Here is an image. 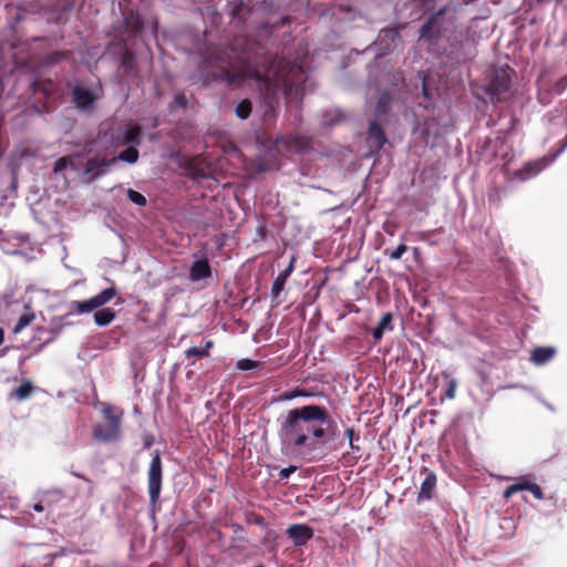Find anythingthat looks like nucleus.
I'll return each mask as SVG.
<instances>
[{"label": "nucleus", "mask_w": 567, "mask_h": 567, "mask_svg": "<svg viewBox=\"0 0 567 567\" xmlns=\"http://www.w3.org/2000/svg\"><path fill=\"white\" fill-rule=\"evenodd\" d=\"M277 422L282 450L298 453L309 461L320 460L323 449L339 434L338 424L328 409L317 404L290 409Z\"/></svg>", "instance_id": "1"}, {"label": "nucleus", "mask_w": 567, "mask_h": 567, "mask_svg": "<svg viewBox=\"0 0 567 567\" xmlns=\"http://www.w3.org/2000/svg\"><path fill=\"white\" fill-rule=\"evenodd\" d=\"M220 79L229 85L241 86L248 80H255L268 94L271 90L285 87L286 94H299L300 84L306 75L301 66L287 62L284 58L264 53L248 61L238 70L224 69Z\"/></svg>", "instance_id": "2"}, {"label": "nucleus", "mask_w": 567, "mask_h": 567, "mask_svg": "<svg viewBox=\"0 0 567 567\" xmlns=\"http://www.w3.org/2000/svg\"><path fill=\"white\" fill-rule=\"evenodd\" d=\"M101 412L104 422L93 426V439L104 443L118 441L122 436L123 410L115 405L103 403Z\"/></svg>", "instance_id": "3"}, {"label": "nucleus", "mask_w": 567, "mask_h": 567, "mask_svg": "<svg viewBox=\"0 0 567 567\" xmlns=\"http://www.w3.org/2000/svg\"><path fill=\"white\" fill-rule=\"evenodd\" d=\"M514 70L508 65L495 69L489 75L485 87L492 103L505 102L512 96V79Z\"/></svg>", "instance_id": "4"}, {"label": "nucleus", "mask_w": 567, "mask_h": 567, "mask_svg": "<svg viewBox=\"0 0 567 567\" xmlns=\"http://www.w3.org/2000/svg\"><path fill=\"white\" fill-rule=\"evenodd\" d=\"M163 481V464L159 451H154L148 471H147V488L151 504L155 505L161 496Z\"/></svg>", "instance_id": "5"}, {"label": "nucleus", "mask_w": 567, "mask_h": 567, "mask_svg": "<svg viewBox=\"0 0 567 567\" xmlns=\"http://www.w3.org/2000/svg\"><path fill=\"white\" fill-rule=\"evenodd\" d=\"M115 295L116 289L114 287H110L87 300H74L70 303L71 312H75L78 315L89 313L110 302Z\"/></svg>", "instance_id": "6"}, {"label": "nucleus", "mask_w": 567, "mask_h": 567, "mask_svg": "<svg viewBox=\"0 0 567 567\" xmlns=\"http://www.w3.org/2000/svg\"><path fill=\"white\" fill-rule=\"evenodd\" d=\"M113 142L117 146H138L142 142V127L130 121L124 131H117L113 135Z\"/></svg>", "instance_id": "7"}, {"label": "nucleus", "mask_w": 567, "mask_h": 567, "mask_svg": "<svg viewBox=\"0 0 567 567\" xmlns=\"http://www.w3.org/2000/svg\"><path fill=\"white\" fill-rule=\"evenodd\" d=\"M520 491H528L534 495L535 498L544 499V493L542 488L536 483L532 482L528 476H522L518 482L507 486L503 493V496L505 499H508Z\"/></svg>", "instance_id": "8"}, {"label": "nucleus", "mask_w": 567, "mask_h": 567, "mask_svg": "<svg viewBox=\"0 0 567 567\" xmlns=\"http://www.w3.org/2000/svg\"><path fill=\"white\" fill-rule=\"evenodd\" d=\"M116 162V158L94 156L89 158L84 165L83 175H89V182H93L105 174V168Z\"/></svg>", "instance_id": "9"}, {"label": "nucleus", "mask_w": 567, "mask_h": 567, "mask_svg": "<svg viewBox=\"0 0 567 567\" xmlns=\"http://www.w3.org/2000/svg\"><path fill=\"white\" fill-rule=\"evenodd\" d=\"M286 534L296 547H301L313 537L315 532L307 524H292L286 529Z\"/></svg>", "instance_id": "10"}, {"label": "nucleus", "mask_w": 567, "mask_h": 567, "mask_svg": "<svg viewBox=\"0 0 567 567\" xmlns=\"http://www.w3.org/2000/svg\"><path fill=\"white\" fill-rule=\"evenodd\" d=\"M421 472L425 474V477L420 487L417 502L430 501L433 497L437 478L435 473L430 471L427 467H422Z\"/></svg>", "instance_id": "11"}, {"label": "nucleus", "mask_w": 567, "mask_h": 567, "mask_svg": "<svg viewBox=\"0 0 567 567\" xmlns=\"http://www.w3.org/2000/svg\"><path fill=\"white\" fill-rule=\"evenodd\" d=\"M73 102L80 110H89L93 106L96 97L89 89L76 85L72 90Z\"/></svg>", "instance_id": "12"}, {"label": "nucleus", "mask_w": 567, "mask_h": 567, "mask_svg": "<svg viewBox=\"0 0 567 567\" xmlns=\"http://www.w3.org/2000/svg\"><path fill=\"white\" fill-rule=\"evenodd\" d=\"M368 140L371 147L377 151L381 150L388 142L384 130L377 120L370 122L369 124Z\"/></svg>", "instance_id": "13"}, {"label": "nucleus", "mask_w": 567, "mask_h": 567, "mask_svg": "<svg viewBox=\"0 0 567 567\" xmlns=\"http://www.w3.org/2000/svg\"><path fill=\"white\" fill-rule=\"evenodd\" d=\"M212 277V267L206 258L195 260L189 268V280L195 282Z\"/></svg>", "instance_id": "14"}, {"label": "nucleus", "mask_w": 567, "mask_h": 567, "mask_svg": "<svg viewBox=\"0 0 567 567\" xmlns=\"http://www.w3.org/2000/svg\"><path fill=\"white\" fill-rule=\"evenodd\" d=\"M295 260H296V258L292 256L288 267L285 270H282L278 275V277L274 280L272 287H271L272 298H278L280 296V293L284 291L286 281L290 277V275L292 274V271L295 269V266H293Z\"/></svg>", "instance_id": "15"}, {"label": "nucleus", "mask_w": 567, "mask_h": 567, "mask_svg": "<svg viewBox=\"0 0 567 567\" xmlns=\"http://www.w3.org/2000/svg\"><path fill=\"white\" fill-rule=\"evenodd\" d=\"M556 354V350L553 347H538L532 351L530 359L537 364L542 365L550 361Z\"/></svg>", "instance_id": "16"}, {"label": "nucleus", "mask_w": 567, "mask_h": 567, "mask_svg": "<svg viewBox=\"0 0 567 567\" xmlns=\"http://www.w3.org/2000/svg\"><path fill=\"white\" fill-rule=\"evenodd\" d=\"M392 319L391 312H386L382 316L378 326L372 330V337L375 341L382 339L384 331H391L393 329Z\"/></svg>", "instance_id": "17"}, {"label": "nucleus", "mask_w": 567, "mask_h": 567, "mask_svg": "<svg viewBox=\"0 0 567 567\" xmlns=\"http://www.w3.org/2000/svg\"><path fill=\"white\" fill-rule=\"evenodd\" d=\"M25 312L22 313L14 327L12 328V332L14 334H19L24 328L29 327L35 319V313L31 310L29 306H25Z\"/></svg>", "instance_id": "18"}, {"label": "nucleus", "mask_w": 567, "mask_h": 567, "mask_svg": "<svg viewBox=\"0 0 567 567\" xmlns=\"http://www.w3.org/2000/svg\"><path fill=\"white\" fill-rule=\"evenodd\" d=\"M125 27L128 31L133 32L134 34H137L142 31L144 27L143 19L138 13H135L133 11L128 12L124 18Z\"/></svg>", "instance_id": "19"}, {"label": "nucleus", "mask_w": 567, "mask_h": 567, "mask_svg": "<svg viewBox=\"0 0 567 567\" xmlns=\"http://www.w3.org/2000/svg\"><path fill=\"white\" fill-rule=\"evenodd\" d=\"M116 317V313L111 308H102L95 311L94 322L99 327L109 326Z\"/></svg>", "instance_id": "20"}, {"label": "nucleus", "mask_w": 567, "mask_h": 567, "mask_svg": "<svg viewBox=\"0 0 567 567\" xmlns=\"http://www.w3.org/2000/svg\"><path fill=\"white\" fill-rule=\"evenodd\" d=\"M61 327H55L48 330L44 327H38L35 329L34 338L43 341V344H48L56 338V336L61 332Z\"/></svg>", "instance_id": "21"}, {"label": "nucleus", "mask_w": 567, "mask_h": 567, "mask_svg": "<svg viewBox=\"0 0 567 567\" xmlns=\"http://www.w3.org/2000/svg\"><path fill=\"white\" fill-rule=\"evenodd\" d=\"M391 101H392V97L389 92L381 93V95L378 99V102L375 105V111H374L377 117H385L386 116Z\"/></svg>", "instance_id": "22"}, {"label": "nucleus", "mask_w": 567, "mask_h": 567, "mask_svg": "<svg viewBox=\"0 0 567 567\" xmlns=\"http://www.w3.org/2000/svg\"><path fill=\"white\" fill-rule=\"evenodd\" d=\"M34 391V386L30 381L22 382L17 389L13 390L11 396L19 401L25 400Z\"/></svg>", "instance_id": "23"}, {"label": "nucleus", "mask_w": 567, "mask_h": 567, "mask_svg": "<svg viewBox=\"0 0 567 567\" xmlns=\"http://www.w3.org/2000/svg\"><path fill=\"white\" fill-rule=\"evenodd\" d=\"M76 156H63L55 161L53 166V172L55 174L62 173L68 167H71L73 171H78V167L74 164V158Z\"/></svg>", "instance_id": "24"}, {"label": "nucleus", "mask_w": 567, "mask_h": 567, "mask_svg": "<svg viewBox=\"0 0 567 567\" xmlns=\"http://www.w3.org/2000/svg\"><path fill=\"white\" fill-rule=\"evenodd\" d=\"M138 156H140L138 151H137L136 146L133 145V146H128L127 148L122 151L115 158L118 161H122V162L134 164L137 162Z\"/></svg>", "instance_id": "25"}, {"label": "nucleus", "mask_w": 567, "mask_h": 567, "mask_svg": "<svg viewBox=\"0 0 567 567\" xmlns=\"http://www.w3.org/2000/svg\"><path fill=\"white\" fill-rule=\"evenodd\" d=\"M34 92H42L44 96H50L54 91V84L51 80H37L32 83Z\"/></svg>", "instance_id": "26"}, {"label": "nucleus", "mask_w": 567, "mask_h": 567, "mask_svg": "<svg viewBox=\"0 0 567 567\" xmlns=\"http://www.w3.org/2000/svg\"><path fill=\"white\" fill-rule=\"evenodd\" d=\"M252 110L251 102L247 99L240 101L238 105L236 106V115L241 118L246 120L250 116Z\"/></svg>", "instance_id": "27"}, {"label": "nucleus", "mask_w": 567, "mask_h": 567, "mask_svg": "<svg viewBox=\"0 0 567 567\" xmlns=\"http://www.w3.org/2000/svg\"><path fill=\"white\" fill-rule=\"evenodd\" d=\"M496 145H499L501 150L495 151V156H499L503 161L508 162L509 161V151L511 147L506 143L505 137H497L495 140Z\"/></svg>", "instance_id": "28"}, {"label": "nucleus", "mask_w": 567, "mask_h": 567, "mask_svg": "<svg viewBox=\"0 0 567 567\" xmlns=\"http://www.w3.org/2000/svg\"><path fill=\"white\" fill-rule=\"evenodd\" d=\"M262 363L251 359H240L236 363V368L241 371L254 370L261 367Z\"/></svg>", "instance_id": "29"}, {"label": "nucleus", "mask_w": 567, "mask_h": 567, "mask_svg": "<svg viewBox=\"0 0 567 567\" xmlns=\"http://www.w3.org/2000/svg\"><path fill=\"white\" fill-rule=\"evenodd\" d=\"M309 395L310 394L306 390L296 388L291 391H286L284 393H281L279 396V401H289V400H292L298 396H309Z\"/></svg>", "instance_id": "30"}, {"label": "nucleus", "mask_w": 567, "mask_h": 567, "mask_svg": "<svg viewBox=\"0 0 567 567\" xmlns=\"http://www.w3.org/2000/svg\"><path fill=\"white\" fill-rule=\"evenodd\" d=\"M126 195L132 203L138 206H145L147 204L146 197L132 188L126 190Z\"/></svg>", "instance_id": "31"}, {"label": "nucleus", "mask_w": 567, "mask_h": 567, "mask_svg": "<svg viewBox=\"0 0 567 567\" xmlns=\"http://www.w3.org/2000/svg\"><path fill=\"white\" fill-rule=\"evenodd\" d=\"M443 12L440 11L437 14L432 16L420 29V34L422 38L427 37L433 29L434 24L436 23V17L441 16Z\"/></svg>", "instance_id": "32"}, {"label": "nucleus", "mask_w": 567, "mask_h": 567, "mask_svg": "<svg viewBox=\"0 0 567 567\" xmlns=\"http://www.w3.org/2000/svg\"><path fill=\"white\" fill-rule=\"evenodd\" d=\"M408 251V246L405 244H400L394 250L389 251L385 250V254L390 257V259L398 260L403 254Z\"/></svg>", "instance_id": "33"}, {"label": "nucleus", "mask_w": 567, "mask_h": 567, "mask_svg": "<svg viewBox=\"0 0 567 567\" xmlns=\"http://www.w3.org/2000/svg\"><path fill=\"white\" fill-rule=\"evenodd\" d=\"M185 355L187 359H190L192 357L195 358H208L206 350H203V348L192 347L185 351Z\"/></svg>", "instance_id": "34"}, {"label": "nucleus", "mask_w": 567, "mask_h": 567, "mask_svg": "<svg viewBox=\"0 0 567 567\" xmlns=\"http://www.w3.org/2000/svg\"><path fill=\"white\" fill-rule=\"evenodd\" d=\"M567 89V74L563 78H560L556 83L553 85V93L555 94H561Z\"/></svg>", "instance_id": "35"}, {"label": "nucleus", "mask_w": 567, "mask_h": 567, "mask_svg": "<svg viewBox=\"0 0 567 567\" xmlns=\"http://www.w3.org/2000/svg\"><path fill=\"white\" fill-rule=\"evenodd\" d=\"M456 381L455 380H450L449 383H447V386H446V390H445V396L447 399H454L455 398V392H456Z\"/></svg>", "instance_id": "36"}, {"label": "nucleus", "mask_w": 567, "mask_h": 567, "mask_svg": "<svg viewBox=\"0 0 567 567\" xmlns=\"http://www.w3.org/2000/svg\"><path fill=\"white\" fill-rule=\"evenodd\" d=\"M344 435L348 437L349 444H352V442H357L360 440L359 433H357V431L353 427H347L344 430Z\"/></svg>", "instance_id": "37"}, {"label": "nucleus", "mask_w": 567, "mask_h": 567, "mask_svg": "<svg viewBox=\"0 0 567 567\" xmlns=\"http://www.w3.org/2000/svg\"><path fill=\"white\" fill-rule=\"evenodd\" d=\"M174 103L178 107L186 109L187 107V97L183 93H177L174 96Z\"/></svg>", "instance_id": "38"}, {"label": "nucleus", "mask_w": 567, "mask_h": 567, "mask_svg": "<svg viewBox=\"0 0 567 567\" xmlns=\"http://www.w3.org/2000/svg\"><path fill=\"white\" fill-rule=\"evenodd\" d=\"M134 60V54L130 50H125L122 54V64L126 68L131 66L132 61Z\"/></svg>", "instance_id": "39"}, {"label": "nucleus", "mask_w": 567, "mask_h": 567, "mask_svg": "<svg viewBox=\"0 0 567 567\" xmlns=\"http://www.w3.org/2000/svg\"><path fill=\"white\" fill-rule=\"evenodd\" d=\"M297 470L296 466L290 465L289 467L282 468L279 472L280 478H288L292 473H295Z\"/></svg>", "instance_id": "40"}, {"label": "nucleus", "mask_w": 567, "mask_h": 567, "mask_svg": "<svg viewBox=\"0 0 567 567\" xmlns=\"http://www.w3.org/2000/svg\"><path fill=\"white\" fill-rule=\"evenodd\" d=\"M279 143H282L287 146H291L293 143L298 144L299 143V137H296V136H286V137H282Z\"/></svg>", "instance_id": "41"}, {"label": "nucleus", "mask_w": 567, "mask_h": 567, "mask_svg": "<svg viewBox=\"0 0 567 567\" xmlns=\"http://www.w3.org/2000/svg\"><path fill=\"white\" fill-rule=\"evenodd\" d=\"M153 441H154V439L152 435H145L144 436V447L150 449L153 444Z\"/></svg>", "instance_id": "42"}, {"label": "nucleus", "mask_w": 567, "mask_h": 567, "mask_svg": "<svg viewBox=\"0 0 567 567\" xmlns=\"http://www.w3.org/2000/svg\"><path fill=\"white\" fill-rule=\"evenodd\" d=\"M213 347H214V341L213 340H207L206 343H205V347L203 348V350H206L207 357H209V351H210V349Z\"/></svg>", "instance_id": "43"}, {"label": "nucleus", "mask_w": 567, "mask_h": 567, "mask_svg": "<svg viewBox=\"0 0 567 567\" xmlns=\"http://www.w3.org/2000/svg\"><path fill=\"white\" fill-rule=\"evenodd\" d=\"M33 509L38 513H42L44 511V507L41 503H37L33 505Z\"/></svg>", "instance_id": "44"}, {"label": "nucleus", "mask_w": 567, "mask_h": 567, "mask_svg": "<svg viewBox=\"0 0 567 567\" xmlns=\"http://www.w3.org/2000/svg\"><path fill=\"white\" fill-rule=\"evenodd\" d=\"M350 445V449L352 451H360V446L355 444V442H352V444H349Z\"/></svg>", "instance_id": "45"}, {"label": "nucleus", "mask_w": 567, "mask_h": 567, "mask_svg": "<svg viewBox=\"0 0 567 567\" xmlns=\"http://www.w3.org/2000/svg\"><path fill=\"white\" fill-rule=\"evenodd\" d=\"M4 340V332H3V329L0 328V344L3 342Z\"/></svg>", "instance_id": "46"}, {"label": "nucleus", "mask_w": 567, "mask_h": 567, "mask_svg": "<svg viewBox=\"0 0 567 567\" xmlns=\"http://www.w3.org/2000/svg\"><path fill=\"white\" fill-rule=\"evenodd\" d=\"M73 474H74L76 477L82 478V480H84V481L89 482V478H86L85 476H83V475H81V474H76V473H73Z\"/></svg>", "instance_id": "47"}, {"label": "nucleus", "mask_w": 567, "mask_h": 567, "mask_svg": "<svg viewBox=\"0 0 567 567\" xmlns=\"http://www.w3.org/2000/svg\"><path fill=\"white\" fill-rule=\"evenodd\" d=\"M262 522H264V519H262V518H257V519H256V523H257V524H262Z\"/></svg>", "instance_id": "48"}, {"label": "nucleus", "mask_w": 567, "mask_h": 567, "mask_svg": "<svg viewBox=\"0 0 567 567\" xmlns=\"http://www.w3.org/2000/svg\"><path fill=\"white\" fill-rule=\"evenodd\" d=\"M390 32H391L393 35H398V32H396V31L391 30Z\"/></svg>", "instance_id": "49"}]
</instances>
